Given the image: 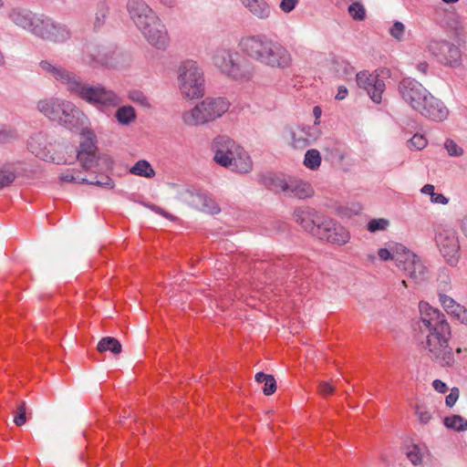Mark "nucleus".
<instances>
[{
  "mask_svg": "<svg viewBox=\"0 0 467 467\" xmlns=\"http://www.w3.org/2000/svg\"><path fill=\"white\" fill-rule=\"evenodd\" d=\"M419 309L421 323L420 329L422 333H427L426 339L422 342L423 348L431 359L440 366L452 367L455 360L449 346L451 327L445 316L427 302H420Z\"/></svg>",
  "mask_w": 467,
  "mask_h": 467,
  "instance_id": "nucleus-1",
  "label": "nucleus"
},
{
  "mask_svg": "<svg viewBox=\"0 0 467 467\" xmlns=\"http://www.w3.org/2000/svg\"><path fill=\"white\" fill-rule=\"evenodd\" d=\"M239 47L252 60L271 68H287L292 64L288 49L263 33L242 37Z\"/></svg>",
  "mask_w": 467,
  "mask_h": 467,
  "instance_id": "nucleus-2",
  "label": "nucleus"
},
{
  "mask_svg": "<svg viewBox=\"0 0 467 467\" xmlns=\"http://www.w3.org/2000/svg\"><path fill=\"white\" fill-rule=\"evenodd\" d=\"M127 12L147 41L158 49L169 45L167 29L152 8L143 0H128Z\"/></svg>",
  "mask_w": 467,
  "mask_h": 467,
  "instance_id": "nucleus-3",
  "label": "nucleus"
},
{
  "mask_svg": "<svg viewBox=\"0 0 467 467\" xmlns=\"http://www.w3.org/2000/svg\"><path fill=\"white\" fill-rule=\"evenodd\" d=\"M36 109L48 119L57 122L67 130H73L83 127L88 118L73 102L51 97L40 99Z\"/></svg>",
  "mask_w": 467,
  "mask_h": 467,
  "instance_id": "nucleus-4",
  "label": "nucleus"
},
{
  "mask_svg": "<svg viewBox=\"0 0 467 467\" xmlns=\"http://www.w3.org/2000/svg\"><path fill=\"white\" fill-rule=\"evenodd\" d=\"M229 101L224 98H206L194 108L182 114V120L188 126H200L221 118L228 111Z\"/></svg>",
  "mask_w": 467,
  "mask_h": 467,
  "instance_id": "nucleus-5",
  "label": "nucleus"
},
{
  "mask_svg": "<svg viewBox=\"0 0 467 467\" xmlns=\"http://www.w3.org/2000/svg\"><path fill=\"white\" fill-rule=\"evenodd\" d=\"M178 85L182 95L189 99H198L204 94L203 71L193 60H186L178 69Z\"/></svg>",
  "mask_w": 467,
  "mask_h": 467,
  "instance_id": "nucleus-6",
  "label": "nucleus"
},
{
  "mask_svg": "<svg viewBox=\"0 0 467 467\" xmlns=\"http://www.w3.org/2000/svg\"><path fill=\"white\" fill-rule=\"evenodd\" d=\"M238 57L237 52L226 47H218L213 55V62L223 74L233 79H251L254 75L253 69L239 64Z\"/></svg>",
  "mask_w": 467,
  "mask_h": 467,
  "instance_id": "nucleus-7",
  "label": "nucleus"
},
{
  "mask_svg": "<svg viewBox=\"0 0 467 467\" xmlns=\"http://www.w3.org/2000/svg\"><path fill=\"white\" fill-rule=\"evenodd\" d=\"M394 262L396 266L415 283L423 282L427 278L428 269L423 260L401 244H396Z\"/></svg>",
  "mask_w": 467,
  "mask_h": 467,
  "instance_id": "nucleus-8",
  "label": "nucleus"
},
{
  "mask_svg": "<svg viewBox=\"0 0 467 467\" xmlns=\"http://www.w3.org/2000/svg\"><path fill=\"white\" fill-rule=\"evenodd\" d=\"M39 66L43 71L64 87L70 95L79 97L86 84V81H84L80 76L61 66L53 65L48 60H42Z\"/></svg>",
  "mask_w": 467,
  "mask_h": 467,
  "instance_id": "nucleus-9",
  "label": "nucleus"
},
{
  "mask_svg": "<svg viewBox=\"0 0 467 467\" xmlns=\"http://www.w3.org/2000/svg\"><path fill=\"white\" fill-rule=\"evenodd\" d=\"M78 98L101 111L117 107L121 103L120 98L113 90L105 88L101 84L92 86L88 82H86Z\"/></svg>",
  "mask_w": 467,
  "mask_h": 467,
  "instance_id": "nucleus-10",
  "label": "nucleus"
},
{
  "mask_svg": "<svg viewBox=\"0 0 467 467\" xmlns=\"http://www.w3.org/2000/svg\"><path fill=\"white\" fill-rule=\"evenodd\" d=\"M436 245L445 262L454 267L460 261V241L457 232L452 228H441L435 234Z\"/></svg>",
  "mask_w": 467,
  "mask_h": 467,
  "instance_id": "nucleus-11",
  "label": "nucleus"
},
{
  "mask_svg": "<svg viewBox=\"0 0 467 467\" xmlns=\"http://www.w3.org/2000/svg\"><path fill=\"white\" fill-rule=\"evenodd\" d=\"M177 198L189 206L204 213L216 214L220 212L217 203L204 192L194 187H184L178 191Z\"/></svg>",
  "mask_w": 467,
  "mask_h": 467,
  "instance_id": "nucleus-12",
  "label": "nucleus"
},
{
  "mask_svg": "<svg viewBox=\"0 0 467 467\" xmlns=\"http://www.w3.org/2000/svg\"><path fill=\"white\" fill-rule=\"evenodd\" d=\"M426 48L432 57L446 66L456 67L461 62V50L448 41L431 38L428 41Z\"/></svg>",
  "mask_w": 467,
  "mask_h": 467,
  "instance_id": "nucleus-13",
  "label": "nucleus"
},
{
  "mask_svg": "<svg viewBox=\"0 0 467 467\" xmlns=\"http://www.w3.org/2000/svg\"><path fill=\"white\" fill-rule=\"evenodd\" d=\"M239 147L240 144L226 135L215 137L211 143L213 161L223 168L231 167L232 159Z\"/></svg>",
  "mask_w": 467,
  "mask_h": 467,
  "instance_id": "nucleus-14",
  "label": "nucleus"
},
{
  "mask_svg": "<svg viewBox=\"0 0 467 467\" xmlns=\"http://www.w3.org/2000/svg\"><path fill=\"white\" fill-rule=\"evenodd\" d=\"M398 90L402 99L414 110L420 108V104L426 101L429 91L416 79L403 78L398 86Z\"/></svg>",
  "mask_w": 467,
  "mask_h": 467,
  "instance_id": "nucleus-15",
  "label": "nucleus"
},
{
  "mask_svg": "<svg viewBox=\"0 0 467 467\" xmlns=\"http://www.w3.org/2000/svg\"><path fill=\"white\" fill-rule=\"evenodd\" d=\"M318 231L320 233L316 237L332 244L343 245L350 239L349 232L343 225L330 218L324 217Z\"/></svg>",
  "mask_w": 467,
  "mask_h": 467,
  "instance_id": "nucleus-16",
  "label": "nucleus"
},
{
  "mask_svg": "<svg viewBox=\"0 0 467 467\" xmlns=\"http://www.w3.org/2000/svg\"><path fill=\"white\" fill-rule=\"evenodd\" d=\"M356 81L360 88L366 90L373 102L377 104L381 102L385 83L378 74L360 71L356 75Z\"/></svg>",
  "mask_w": 467,
  "mask_h": 467,
  "instance_id": "nucleus-17",
  "label": "nucleus"
},
{
  "mask_svg": "<svg viewBox=\"0 0 467 467\" xmlns=\"http://www.w3.org/2000/svg\"><path fill=\"white\" fill-rule=\"evenodd\" d=\"M7 16L16 26L31 32L35 36H36V30H40L43 20L32 11L19 6L11 8Z\"/></svg>",
  "mask_w": 467,
  "mask_h": 467,
  "instance_id": "nucleus-18",
  "label": "nucleus"
},
{
  "mask_svg": "<svg viewBox=\"0 0 467 467\" xmlns=\"http://www.w3.org/2000/svg\"><path fill=\"white\" fill-rule=\"evenodd\" d=\"M36 36L57 43H63L70 38L71 32L65 25L56 23L50 18H43L40 30H36Z\"/></svg>",
  "mask_w": 467,
  "mask_h": 467,
  "instance_id": "nucleus-19",
  "label": "nucleus"
},
{
  "mask_svg": "<svg viewBox=\"0 0 467 467\" xmlns=\"http://www.w3.org/2000/svg\"><path fill=\"white\" fill-rule=\"evenodd\" d=\"M82 135L83 140L80 142L77 157L82 167L88 170L94 166L97 160L96 136L90 130L84 131Z\"/></svg>",
  "mask_w": 467,
  "mask_h": 467,
  "instance_id": "nucleus-20",
  "label": "nucleus"
},
{
  "mask_svg": "<svg viewBox=\"0 0 467 467\" xmlns=\"http://www.w3.org/2000/svg\"><path fill=\"white\" fill-rule=\"evenodd\" d=\"M294 219L306 231H307L313 236H317V234L320 233L318 230L324 217H321L314 209L305 207L295 210Z\"/></svg>",
  "mask_w": 467,
  "mask_h": 467,
  "instance_id": "nucleus-21",
  "label": "nucleus"
},
{
  "mask_svg": "<svg viewBox=\"0 0 467 467\" xmlns=\"http://www.w3.org/2000/svg\"><path fill=\"white\" fill-rule=\"evenodd\" d=\"M415 111L434 121H442L449 115V110L443 102L431 93L426 97V101L421 103L420 108L416 109Z\"/></svg>",
  "mask_w": 467,
  "mask_h": 467,
  "instance_id": "nucleus-22",
  "label": "nucleus"
},
{
  "mask_svg": "<svg viewBox=\"0 0 467 467\" xmlns=\"http://www.w3.org/2000/svg\"><path fill=\"white\" fill-rule=\"evenodd\" d=\"M291 145L295 149H305L318 138V132L310 126H299L291 131Z\"/></svg>",
  "mask_w": 467,
  "mask_h": 467,
  "instance_id": "nucleus-23",
  "label": "nucleus"
},
{
  "mask_svg": "<svg viewBox=\"0 0 467 467\" xmlns=\"http://www.w3.org/2000/svg\"><path fill=\"white\" fill-rule=\"evenodd\" d=\"M27 148L36 158L46 161H55L47 148V136L42 132L35 133L27 141Z\"/></svg>",
  "mask_w": 467,
  "mask_h": 467,
  "instance_id": "nucleus-24",
  "label": "nucleus"
},
{
  "mask_svg": "<svg viewBox=\"0 0 467 467\" xmlns=\"http://www.w3.org/2000/svg\"><path fill=\"white\" fill-rule=\"evenodd\" d=\"M83 60L92 67L107 66L109 64V57L105 47L93 43L85 45Z\"/></svg>",
  "mask_w": 467,
  "mask_h": 467,
  "instance_id": "nucleus-25",
  "label": "nucleus"
},
{
  "mask_svg": "<svg viewBox=\"0 0 467 467\" xmlns=\"http://www.w3.org/2000/svg\"><path fill=\"white\" fill-rule=\"evenodd\" d=\"M110 11L109 4L107 0H99L95 3L88 24L92 30L98 32L105 26Z\"/></svg>",
  "mask_w": 467,
  "mask_h": 467,
  "instance_id": "nucleus-26",
  "label": "nucleus"
},
{
  "mask_svg": "<svg viewBox=\"0 0 467 467\" xmlns=\"http://www.w3.org/2000/svg\"><path fill=\"white\" fill-rule=\"evenodd\" d=\"M254 162L247 150L240 145L234 157L232 159L231 167L226 169L231 170L234 172L246 174L253 171Z\"/></svg>",
  "mask_w": 467,
  "mask_h": 467,
  "instance_id": "nucleus-27",
  "label": "nucleus"
},
{
  "mask_svg": "<svg viewBox=\"0 0 467 467\" xmlns=\"http://www.w3.org/2000/svg\"><path fill=\"white\" fill-rule=\"evenodd\" d=\"M59 179L62 182H75V183H79V184L87 183V184L101 186V187H105V188H109V189H111L114 187V182H113L112 179H110L108 176L102 178V180H98V179L88 180L86 178L76 177L74 175L73 171H71V170H67V171L62 172L59 176Z\"/></svg>",
  "mask_w": 467,
  "mask_h": 467,
  "instance_id": "nucleus-28",
  "label": "nucleus"
},
{
  "mask_svg": "<svg viewBox=\"0 0 467 467\" xmlns=\"http://www.w3.org/2000/svg\"><path fill=\"white\" fill-rule=\"evenodd\" d=\"M286 194L298 199H306L312 196L314 191L311 185L301 180H290L287 183Z\"/></svg>",
  "mask_w": 467,
  "mask_h": 467,
  "instance_id": "nucleus-29",
  "label": "nucleus"
},
{
  "mask_svg": "<svg viewBox=\"0 0 467 467\" xmlns=\"http://www.w3.org/2000/svg\"><path fill=\"white\" fill-rule=\"evenodd\" d=\"M242 3L259 19L265 20L271 16V7L265 0H242Z\"/></svg>",
  "mask_w": 467,
  "mask_h": 467,
  "instance_id": "nucleus-30",
  "label": "nucleus"
},
{
  "mask_svg": "<svg viewBox=\"0 0 467 467\" xmlns=\"http://www.w3.org/2000/svg\"><path fill=\"white\" fill-rule=\"evenodd\" d=\"M97 349L100 353L110 351L111 353L118 355L121 352L122 347L117 338L112 337H104L99 341Z\"/></svg>",
  "mask_w": 467,
  "mask_h": 467,
  "instance_id": "nucleus-31",
  "label": "nucleus"
},
{
  "mask_svg": "<svg viewBox=\"0 0 467 467\" xmlns=\"http://www.w3.org/2000/svg\"><path fill=\"white\" fill-rule=\"evenodd\" d=\"M130 172L133 175L145 178H153L155 176V171L152 166L145 160L138 161L132 167H130Z\"/></svg>",
  "mask_w": 467,
  "mask_h": 467,
  "instance_id": "nucleus-32",
  "label": "nucleus"
},
{
  "mask_svg": "<svg viewBox=\"0 0 467 467\" xmlns=\"http://www.w3.org/2000/svg\"><path fill=\"white\" fill-rule=\"evenodd\" d=\"M258 383H264L263 393L266 396L272 395L276 390V381L273 375L258 372L255 375Z\"/></svg>",
  "mask_w": 467,
  "mask_h": 467,
  "instance_id": "nucleus-33",
  "label": "nucleus"
},
{
  "mask_svg": "<svg viewBox=\"0 0 467 467\" xmlns=\"http://www.w3.org/2000/svg\"><path fill=\"white\" fill-rule=\"evenodd\" d=\"M446 428L456 431H467V420L460 415H452L443 420Z\"/></svg>",
  "mask_w": 467,
  "mask_h": 467,
  "instance_id": "nucleus-34",
  "label": "nucleus"
},
{
  "mask_svg": "<svg viewBox=\"0 0 467 467\" xmlns=\"http://www.w3.org/2000/svg\"><path fill=\"white\" fill-rule=\"evenodd\" d=\"M115 116L118 122L121 125H128L136 118L135 110L131 106H123L119 108Z\"/></svg>",
  "mask_w": 467,
  "mask_h": 467,
  "instance_id": "nucleus-35",
  "label": "nucleus"
},
{
  "mask_svg": "<svg viewBox=\"0 0 467 467\" xmlns=\"http://www.w3.org/2000/svg\"><path fill=\"white\" fill-rule=\"evenodd\" d=\"M265 183L271 191L275 192H287V183L285 180L278 176H269L265 179Z\"/></svg>",
  "mask_w": 467,
  "mask_h": 467,
  "instance_id": "nucleus-36",
  "label": "nucleus"
},
{
  "mask_svg": "<svg viewBox=\"0 0 467 467\" xmlns=\"http://www.w3.org/2000/svg\"><path fill=\"white\" fill-rule=\"evenodd\" d=\"M439 301L445 311L453 316L456 311L461 310V305L458 304L452 297L445 295L442 292H438Z\"/></svg>",
  "mask_w": 467,
  "mask_h": 467,
  "instance_id": "nucleus-37",
  "label": "nucleus"
},
{
  "mask_svg": "<svg viewBox=\"0 0 467 467\" xmlns=\"http://www.w3.org/2000/svg\"><path fill=\"white\" fill-rule=\"evenodd\" d=\"M321 164V155L319 151L316 149L308 150L304 158V165L312 170L316 171L319 168Z\"/></svg>",
  "mask_w": 467,
  "mask_h": 467,
  "instance_id": "nucleus-38",
  "label": "nucleus"
},
{
  "mask_svg": "<svg viewBox=\"0 0 467 467\" xmlns=\"http://www.w3.org/2000/svg\"><path fill=\"white\" fill-rule=\"evenodd\" d=\"M406 455L412 464H420L423 458V449L419 445H412L408 448Z\"/></svg>",
  "mask_w": 467,
  "mask_h": 467,
  "instance_id": "nucleus-39",
  "label": "nucleus"
},
{
  "mask_svg": "<svg viewBox=\"0 0 467 467\" xmlns=\"http://www.w3.org/2000/svg\"><path fill=\"white\" fill-rule=\"evenodd\" d=\"M348 10L349 16L354 20L362 21V20H364V18L366 16V10H365L364 6L358 2L352 3L348 6Z\"/></svg>",
  "mask_w": 467,
  "mask_h": 467,
  "instance_id": "nucleus-40",
  "label": "nucleus"
},
{
  "mask_svg": "<svg viewBox=\"0 0 467 467\" xmlns=\"http://www.w3.org/2000/svg\"><path fill=\"white\" fill-rule=\"evenodd\" d=\"M427 140L421 134H415L410 140H408L407 146L410 150H422L427 146Z\"/></svg>",
  "mask_w": 467,
  "mask_h": 467,
  "instance_id": "nucleus-41",
  "label": "nucleus"
},
{
  "mask_svg": "<svg viewBox=\"0 0 467 467\" xmlns=\"http://www.w3.org/2000/svg\"><path fill=\"white\" fill-rule=\"evenodd\" d=\"M415 413L418 417L419 421L422 424H427L431 419V410L424 405H417L415 409Z\"/></svg>",
  "mask_w": 467,
  "mask_h": 467,
  "instance_id": "nucleus-42",
  "label": "nucleus"
},
{
  "mask_svg": "<svg viewBox=\"0 0 467 467\" xmlns=\"http://www.w3.org/2000/svg\"><path fill=\"white\" fill-rule=\"evenodd\" d=\"M444 148L450 156L459 157L463 154V149L460 147L453 140H446L444 142Z\"/></svg>",
  "mask_w": 467,
  "mask_h": 467,
  "instance_id": "nucleus-43",
  "label": "nucleus"
},
{
  "mask_svg": "<svg viewBox=\"0 0 467 467\" xmlns=\"http://www.w3.org/2000/svg\"><path fill=\"white\" fill-rule=\"evenodd\" d=\"M389 225V221L383 218L379 219H372L368 223L367 229L370 233H375L377 231H383Z\"/></svg>",
  "mask_w": 467,
  "mask_h": 467,
  "instance_id": "nucleus-44",
  "label": "nucleus"
},
{
  "mask_svg": "<svg viewBox=\"0 0 467 467\" xmlns=\"http://www.w3.org/2000/svg\"><path fill=\"white\" fill-rule=\"evenodd\" d=\"M26 402H21V404L17 408V413L14 417V423L16 426H22L26 423Z\"/></svg>",
  "mask_w": 467,
  "mask_h": 467,
  "instance_id": "nucleus-45",
  "label": "nucleus"
},
{
  "mask_svg": "<svg viewBox=\"0 0 467 467\" xmlns=\"http://www.w3.org/2000/svg\"><path fill=\"white\" fill-rule=\"evenodd\" d=\"M405 26L401 22H395L389 29V34L396 39L400 40L403 36Z\"/></svg>",
  "mask_w": 467,
  "mask_h": 467,
  "instance_id": "nucleus-46",
  "label": "nucleus"
},
{
  "mask_svg": "<svg viewBox=\"0 0 467 467\" xmlns=\"http://www.w3.org/2000/svg\"><path fill=\"white\" fill-rule=\"evenodd\" d=\"M395 251H396V244L391 247L390 250L387 249V248L379 249L378 255L380 258V260H382V261H387L389 259L394 261Z\"/></svg>",
  "mask_w": 467,
  "mask_h": 467,
  "instance_id": "nucleus-47",
  "label": "nucleus"
},
{
  "mask_svg": "<svg viewBox=\"0 0 467 467\" xmlns=\"http://www.w3.org/2000/svg\"><path fill=\"white\" fill-rule=\"evenodd\" d=\"M16 137V133L12 129L5 127L0 128V143H5Z\"/></svg>",
  "mask_w": 467,
  "mask_h": 467,
  "instance_id": "nucleus-48",
  "label": "nucleus"
},
{
  "mask_svg": "<svg viewBox=\"0 0 467 467\" xmlns=\"http://www.w3.org/2000/svg\"><path fill=\"white\" fill-rule=\"evenodd\" d=\"M16 179V175L12 171L0 173V189L9 186Z\"/></svg>",
  "mask_w": 467,
  "mask_h": 467,
  "instance_id": "nucleus-49",
  "label": "nucleus"
},
{
  "mask_svg": "<svg viewBox=\"0 0 467 467\" xmlns=\"http://www.w3.org/2000/svg\"><path fill=\"white\" fill-rule=\"evenodd\" d=\"M459 393L458 388H452L451 389V392L445 398V403L448 407L451 408L456 403L459 398Z\"/></svg>",
  "mask_w": 467,
  "mask_h": 467,
  "instance_id": "nucleus-50",
  "label": "nucleus"
},
{
  "mask_svg": "<svg viewBox=\"0 0 467 467\" xmlns=\"http://www.w3.org/2000/svg\"><path fill=\"white\" fill-rule=\"evenodd\" d=\"M298 0H281L279 7L284 13H290L295 9Z\"/></svg>",
  "mask_w": 467,
  "mask_h": 467,
  "instance_id": "nucleus-51",
  "label": "nucleus"
},
{
  "mask_svg": "<svg viewBox=\"0 0 467 467\" xmlns=\"http://www.w3.org/2000/svg\"><path fill=\"white\" fill-rule=\"evenodd\" d=\"M431 202L432 203L446 205L449 202V199L442 193H437L434 192V193L431 194Z\"/></svg>",
  "mask_w": 467,
  "mask_h": 467,
  "instance_id": "nucleus-52",
  "label": "nucleus"
},
{
  "mask_svg": "<svg viewBox=\"0 0 467 467\" xmlns=\"http://www.w3.org/2000/svg\"><path fill=\"white\" fill-rule=\"evenodd\" d=\"M439 292L444 293L450 287V277L447 275H441L439 279Z\"/></svg>",
  "mask_w": 467,
  "mask_h": 467,
  "instance_id": "nucleus-53",
  "label": "nucleus"
},
{
  "mask_svg": "<svg viewBox=\"0 0 467 467\" xmlns=\"http://www.w3.org/2000/svg\"><path fill=\"white\" fill-rule=\"evenodd\" d=\"M432 387L436 391L440 393H445L448 389L447 385L441 379L433 380Z\"/></svg>",
  "mask_w": 467,
  "mask_h": 467,
  "instance_id": "nucleus-54",
  "label": "nucleus"
},
{
  "mask_svg": "<svg viewBox=\"0 0 467 467\" xmlns=\"http://www.w3.org/2000/svg\"><path fill=\"white\" fill-rule=\"evenodd\" d=\"M319 391L322 395H328L333 393L334 388L329 382H322L319 385Z\"/></svg>",
  "mask_w": 467,
  "mask_h": 467,
  "instance_id": "nucleus-55",
  "label": "nucleus"
},
{
  "mask_svg": "<svg viewBox=\"0 0 467 467\" xmlns=\"http://www.w3.org/2000/svg\"><path fill=\"white\" fill-rule=\"evenodd\" d=\"M453 316L461 320L462 323L467 324V309L464 306H462L461 310L456 311Z\"/></svg>",
  "mask_w": 467,
  "mask_h": 467,
  "instance_id": "nucleus-56",
  "label": "nucleus"
},
{
  "mask_svg": "<svg viewBox=\"0 0 467 467\" xmlns=\"http://www.w3.org/2000/svg\"><path fill=\"white\" fill-rule=\"evenodd\" d=\"M347 95H348L347 88L344 86H340L337 89V93L335 99L337 100H342L347 97Z\"/></svg>",
  "mask_w": 467,
  "mask_h": 467,
  "instance_id": "nucleus-57",
  "label": "nucleus"
},
{
  "mask_svg": "<svg viewBox=\"0 0 467 467\" xmlns=\"http://www.w3.org/2000/svg\"><path fill=\"white\" fill-rule=\"evenodd\" d=\"M460 229L462 234L467 239V213L460 221Z\"/></svg>",
  "mask_w": 467,
  "mask_h": 467,
  "instance_id": "nucleus-58",
  "label": "nucleus"
},
{
  "mask_svg": "<svg viewBox=\"0 0 467 467\" xmlns=\"http://www.w3.org/2000/svg\"><path fill=\"white\" fill-rule=\"evenodd\" d=\"M434 186L432 184H425L421 189L420 192L426 195H430L431 198V194L434 193Z\"/></svg>",
  "mask_w": 467,
  "mask_h": 467,
  "instance_id": "nucleus-59",
  "label": "nucleus"
},
{
  "mask_svg": "<svg viewBox=\"0 0 467 467\" xmlns=\"http://www.w3.org/2000/svg\"><path fill=\"white\" fill-rule=\"evenodd\" d=\"M152 211L155 213L161 214L162 216L166 218H171L168 213H166L164 210H162L161 207L155 206V205H150L149 206Z\"/></svg>",
  "mask_w": 467,
  "mask_h": 467,
  "instance_id": "nucleus-60",
  "label": "nucleus"
},
{
  "mask_svg": "<svg viewBox=\"0 0 467 467\" xmlns=\"http://www.w3.org/2000/svg\"><path fill=\"white\" fill-rule=\"evenodd\" d=\"M428 67L429 65L426 62H420L416 66L417 70L422 74L427 73Z\"/></svg>",
  "mask_w": 467,
  "mask_h": 467,
  "instance_id": "nucleus-61",
  "label": "nucleus"
},
{
  "mask_svg": "<svg viewBox=\"0 0 467 467\" xmlns=\"http://www.w3.org/2000/svg\"><path fill=\"white\" fill-rule=\"evenodd\" d=\"M321 113H322V111H321L320 107H318V106L314 107L313 114H314L315 119H316L315 124H318L319 123L318 119L321 117Z\"/></svg>",
  "mask_w": 467,
  "mask_h": 467,
  "instance_id": "nucleus-62",
  "label": "nucleus"
},
{
  "mask_svg": "<svg viewBox=\"0 0 467 467\" xmlns=\"http://www.w3.org/2000/svg\"><path fill=\"white\" fill-rule=\"evenodd\" d=\"M5 66H6V61H5V56H4L3 52L0 50V67H4Z\"/></svg>",
  "mask_w": 467,
  "mask_h": 467,
  "instance_id": "nucleus-63",
  "label": "nucleus"
},
{
  "mask_svg": "<svg viewBox=\"0 0 467 467\" xmlns=\"http://www.w3.org/2000/svg\"><path fill=\"white\" fill-rule=\"evenodd\" d=\"M442 1L447 4H454V3H457L459 0H442Z\"/></svg>",
  "mask_w": 467,
  "mask_h": 467,
  "instance_id": "nucleus-64",
  "label": "nucleus"
}]
</instances>
